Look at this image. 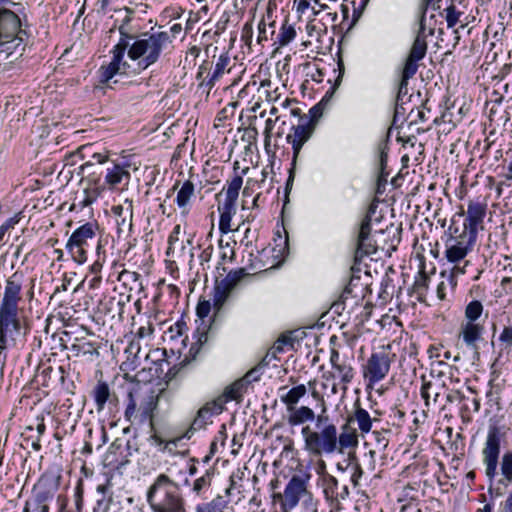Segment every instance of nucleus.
I'll return each mask as SVG.
<instances>
[{
    "mask_svg": "<svg viewBox=\"0 0 512 512\" xmlns=\"http://www.w3.org/2000/svg\"><path fill=\"white\" fill-rule=\"evenodd\" d=\"M118 31V42H127V56L137 61L138 67L143 70L157 63L173 42V37L167 31L140 33L138 28L131 25L130 18L124 19Z\"/></svg>",
    "mask_w": 512,
    "mask_h": 512,
    "instance_id": "1",
    "label": "nucleus"
},
{
    "mask_svg": "<svg viewBox=\"0 0 512 512\" xmlns=\"http://www.w3.org/2000/svg\"><path fill=\"white\" fill-rule=\"evenodd\" d=\"M24 274L14 272L5 282L0 301V362L6 361V349L16 345L21 332L19 303L22 301Z\"/></svg>",
    "mask_w": 512,
    "mask_h": 512,
    "instance_id": "2",
    "label": "nucleus"
},
{
    "mask_svg": "<svg viewBox=\"0 0 512 512\" xmlns=\"http://www.w3.org/2000/svg\"><path fill=\"white\" fill-rule=\"evenodd\" d=\"M303 449L310 458H321L336 453V425L327 415L319 414L314 426L301 429Z\"/></svg>",
    "mask_w": 512,
    "mask_h": 512,
    "instance_id": "3",
    "label": "nucleus"
},
{
    "mask_svg": "<svg viewBox=\"0 0 512 512\" xmlns=\"http://www.w3.org/2000/svg\"><path fill=\"white\" fill-rule=\"evenodd\" d=\"M153 512H187L180 485L166 474H159L146 493Z\"/></svg>",
    "mask_w": 512,
    "mask_h": 512,
    "instance_id": "4",
    "label": "nucleus"
},
{
    "mask_svg": "<svg viewBox=\"0 0 512 512\" xmlns=\"http://www.w3.org/2000/svg\"><path fill=\"white\" fill-rule=\"evenodd\" d=\"M308 476L293 475L287 483L283 494H274V499L281 501L283 512H290L301 501L305 512H317L311 493L307 489Z\"/></svg>",
    "mask_w": 512,
    "mask_h": 512,
    "instance_id": "5",
    "label": "nucleus"
},
{
    "mask_svg": "<svg viewBox=\"0 0 512 512\" xmlns=\"http://www.w3.org/2000/svg\"><path fill=\"white\" fill-rule=\"evenodd\" d=\"M158 405V395L148 386L136 385L128 393V404L124 416L127 421H132L138 409L142 421L152 422L153 412Z\"/></svg>",
    "mask_w": 512,
    "mask_h": 512,
    "instance_id": "6",
    "label": "nucleus"
},
{
    "mask_svg": "<svg viewBox=\"0 0 512 512\" xmlns=\"http://www.w3.org/2000/svg\"><path fill=\"white\" fill-rule=\"evenodd\" d=\"M98 226L87 222L73 231L66 243V250L74 262L84 264L88 258L89 242L96 236Z\"/></svg>",
    "mask_w": 512,
    "mask_h": 512,
    "instance_id": "7",
    "label": "nucleus"
},
{
    "mask_svg": "<svg viewBox=\"0 0 512 512\" xmlns=\"http://www.w3.org/2000/svg\"><path fill=\"white\" fill-rule=\"evenodd\" d=\"M58 484L53 479L41 478L34 486L32 496L26 500L23 512H49V501L53 498Z\"/></svg>",
    "mask_w": 512,
    "mask_h": 512,
    "instance_id": "8",
    "label": "nucleus"
},
{
    "mask_svg": "<svg viewBox=\"0 0 512 512\" xmlns=\"http://www.w3.org/2000/svg\"><path fill=\"white\" fill-rule=\"evenodd\" d=\"M394 356L385 349L370 355L363 367V376L369 386L382 381L388 375Z\"/></svg>",
    "mask_w": 512,
    "mask_h": 512,
    "instance_id": "9",
    "label": "nucleus"
},
{
    "mask_svg": "<svg viewBox=\"0 0 512 512\" xmlns=\"http://www.w3.org/2000/svg\"><path fill=\"white\" fill-rule=\"evenodd\" d=\"M475 239L462 233L458 237H450L445 245V257L450 262L455 264L452 269V274H463L464 268L458 266L462 260L465 259L468 252L472 250Z\"/></svg>",
    "mask_w": 512,
    "mask_h": 512,
    "instance_id": "10",
    "label": "nucleus"
},
{
    "mask_svg": "<svg viewBox=\"0 0 512 512\" xmlns=\"http://www.w3.org/2000/svg\"><path fill=\"white\" fill-rule=\"evenodd\" d=\"M427 52V42L421 36H416L409 55L402 69L401 80L399 83V94L407 90L408 80L412 78L418 70V61L422 60Z\"/></svg>",
    "mask_w": 512,
    "mask_h": 512,
    "instance_id": "11",
    "label": "nucleus"
},
{
    "mask_svg": "<svg viewBox=\"0 0 512 512\" xmlns=\"http://www.w3.org/2000/svg\"><path fill=\"white\" fill-rule=\"evenodd\" d=\"M248 273L244 268L230 271L225 278L218 282L213 291V308L216 311H220L223 305L230 297L231 292L237 286V284L245 277Z\"/></svg>",
    "mask_w": 512,
    "mask_h": 512,
    "instance_id": "12",
    "label": "nucleus"
},
{
    "mask_svg": "<svg viewBox=\"0 0 512 512\" xmlns=\"http://www.w3.org/2000/svg\"><path fill=\"white\" fill-rule=\"evenodd\" d=\"M353 363V357L341 356L337 350H331L330 364L332 366L333 372L330 376L332 378L339 379V384H341V390L343 393H346L348 385L353 381L355 377V369Z\"/></svg>",
    "mask_w": 512,
    "mask_h": 512,
    "instance_id": "13",
    "label": "nucleus"
},
{
    "mask_svg": "<svg viewBox=\"0 0 512 512\" xmlns=\"http://www.w3.org/2000/svg\"><path fill=\"white\" fill-rule=\"evenodd\" d=\"M500 433L496 427L488 431L485 446L482 451L483 463L485 464V474L489 479H493L497 474V466L500 455Z\"/></svg>",
    "mask_w": 512,
    "mask_h": 512,
    "instance_id": "14",
    "label": "nucleus"
},
{
    "mask_svg": "<svg viewBox=\"0 0 512 512\" xmlns=\"http://www.w3.org/2000/svg\"><path fill=\"white\" fill-rule=\"evenodd\" d=\"M127 42H118L112 49V60L107 66L98 70L99 82L107 84L116 74H125L129 64L123 60Z\"/></svg>",
    "mask_w": 512,
    "mask_h": 512,
    "instance_id": "15",
    "label": "nucleus"
},
{
    "mask_svg": "<svg viewBox=\"0 0 512 512\" xmlns=\"http://www.w3.org/2000/svg\"><path fill=\"white\" fill-rule=\"evenodd\" d=\"M487 204L479 200H470L467 205L466 216L464 220L463 232L467 236L476 240L479 230L484 228V218L486 216Z\"/></svg>",
    "mask_w": 512,
    "mask_h": 512,
    "instance_id": "16",
    "label": "nucleus"
},
{
    "mask_svg": "<svg viewBox=\"0 0 512 512\" xmlns=\"http://www.w3.org/2000/svg\"><path fill=\"white\" fill-rule=\"evenodd\" d=\"M130 179L129 165H121L112 162L111 165L106 168L103 186L98 187V189L101 191L106 188L109 190H123L129 185Z\"/></svg>",
    "mask_w": 512,
    "mask_h": 512,
    "instance_id": "17",
    "label": "nucleus"
},
{
    "mask_svg": "<svg viewBox=\"0 0 512 512\" xmlns=\"http://www.w3.org/2000/svg\"><path fill=\"white\" fill-rule=\"evenodd\" d=\"M377 245L371 236L370 216L366 215L359 227L354 258L360 262L363 257L376 253Z\"/></svg>",
    "mask_w": 512,
    "mask_h": 512,
    "instance_id": "18",
    "label": "nucleus"
},
{
    "mask_svg": "<svg viewBox=\"0 0 512 512\" xmlns=\"http://www.w3.org/2000/svg\"><path fill=\"white\" fill-rule=\"evenodd\" d=\"M29 33L27 30H23L17 36H13L6 40H1L0 53L3 59H10L9 63L18 61L24 55L27 46V39Z\"/></svg>",
    "mask_w": 512,
    "mask_h": 512,
    "instance_id": "19",
    "label": "nucleus"
},
{
    "mask_svg": "<svg viewBox=\"0 0 512 512\" xmlns=\"http://www.w3.org/2000/svg\"><path fill=\"white\" fill-rule=\"evenodd\" d=\"M345 421L351 426L357 425L355 428L363 438L372 431L373 422L377 421V419L372 418L369 412L361 406L359 400H356L353 404V409L347 414Z\"/></svg>",
    "mask_w": 512,
    "mask_h": 512,
    "instance_id": "20",
    "label": "nucleus"
},
{
    "mask_svg": "<svg viewBox=\"0 0 512 512\" xmlns=\"http://www.w3.org/2000/svg\"><path fill=\"white\" fill-rule=\"evenodd\" d=\"M359 437L357 429L346 421L341 425L340 431L336 427V453L355 452L359 445Z\"/></svg>",
    "mask_w": 512,
    "mask_h": 512,
    "instance_id": "21",
    "label": "nucleus"
},
{
    "mask_svg": "<svg viewBox=\"0 0 512 512\" xmlns=\"http://www.w3.org/2000/svg\"><path fill=\"white\" fill-rule=\"evenodd\" d=\"M254 372V370L249 371L243 378L226 387L223 394L216 398L223 408L229 401H241L243 394L247 391L248 385L252 380H256V378H253Z\"/></svg>",
    "mask_w": 512,
    "mask_h": 512,
    "instance_id": "22",
    "label": "nucleus"
},
{
    "mask_svg": "<svg viewBox=\"0 0 512 512\" xmlns=\"http://www.w3.org/2000/svg\"><path fill=\"white\" fill-rule=\"evenodd\" d=\"M300 124L293 127V133L287 135V141L292 145L294 158H296L303 144L310 138L312 133L311 120L301 118Z\"/></svg>",
    "mask_w": 512,
    "mask_h": 512,
    "instance_id": "23",
    "label": "nucleus"
},
{
    "mask_svg": "<svg viewBox=\"0 0 512 512\" xmlns=\"http://www.w3.org/2000/svg\"><path fill=\"white\" fill-rule=\"evenodd\" d=\"M223 410L224 408L216 399L211 402H207L198 410L187 434L190 431L194 432L204 428L209 423L212 416L222 413Z\"/></svg>",
    "mask_w": 512,
    "mask_h": 512,
    "instance_id": "24",
    "label": "nucleus"
},
{
    "mask_svg": "<svg viewBox=\"0 0 512 512\" xmlns=\"http://www.w3.org/2000/svg\"><path fill=\"white\" fill-rule=\"evenodd\" d=\"M195 198V186L190 180H186L177 192L175 202L181 215L186 217L191 210L192 201Z\"/></svg>",
    "mask_w": 512,
    "mask_h": 512,
    "instance_id": "25",
    "label": "nucleus"
},
{
    "mask_svg": "<svg viewBox=\"0 0 512 512\" xmlns=\"http://www.w3.org/2000/svg\"><path fill=\"white\" fill-rule=\"evenodd\" d=\"M69 350L74 357H82L88 361H93L99 356V346L84 339H76Z\"/></svg>",
    "mask_w": 512,
    "mask_h": 512,
    "instance_id": "26",
    "label": "nucleus"
},
{
    "mask_svg": "<svg viewBox=\"0 0 512 512\" xmlns=\"http://www.w3.org/2000/svg\"><path fill=\"white\" fill-rule=\"evenodd\" d=\"M484 326L477 322L465 321L460 326V335L465 344L471 348H476V343L482 338Z\"/></svg>",
    "mask_w": 512,
    "mask_h": 512,
    "instance_id": "27",
    "label": "nucleus"
},
{
    "mask_svg": "<svg viewBox=\"0 0 512 512\" xmlns=\"http://www.w3.org/2000/svg\"><path fill=\"white\" fill-rule=\"evenodd\" d=\"M287 421L291 426H298L309 421H316L315 412L308 406L292 407L287 409Z\"/></svg>",
    "mask_w": 512,
    "mask_h": 512,
    "instance_id": "28",
    "label": "nucleus"
},
{
    "mask_svg": "<svg viewBox=\"0 0 512 512\" xmlns=\"http://www.w3.org/2000/svg\"><path fill=\"white\" fill-rule=\"evenodd\" d=\"M140 351L141 345L139 340L133 339L124 351L126 354V360L121 364V369L123 371H134L140 365Z\"/></svg>",
    "mask_w": 512,
    "mask_h": 512,
    "instance_id": "29",
    "label": "nucleus"
},
{
    "mask_svg": "<svg viewBox=\"0 0 512 512\" xmlns=\"http://www.w3.org/2000/svg\"><path fill=\"white\" fill-rule=\"evenodd\" d=\"M91 395L94 399L96 410L101 412L111 397L109 385L105 381L99 380L92 389Z\"/></svg>",
    "mask_w": 512,
    "mask_h": 512,
    "instance_id": "30",
    "label": "nucleus"
},
{
    "mask_svg": "<svg viewBox=\"0 0 512 512\" xmlns=\"http://www.w3.org/2000/svg\"><path fill=\"white\" fill-rule=\"evenodd\" d=\"M218 211L220 213L219 230L227 234L231 231V220L236 213V204L223 202L218 205Z\"/></svg>",
    "mask_w": 512,
    "mask_h": 512,
    "instance_id": "31",
    "label": "nucleus"
},
{
    "mask_svg": "<svg viewBox=\"0 0 512 512\" xmlns=\"http://www.w3.org/2000/svg\"><path fill=\"white\" fill-rule=\"evenodd\" d=\"M231 59L227 53L221 54L215 64L209 79V84L214 85L225 73L230 72Z\"/></svg>",
    "mask_w": 512,
    "mask_h": 512,
    "instance_id": "32",
    "label": "nucleus"
},
{
    "mask_svg": "<svg viewBox=\"0 0 512 512\" xmlns=\"http://www.w3.org/2000/svg\"><path fill=\"white\" fill-rule=\"evenodd\" d=\"M307 393L304 384H300L291 388L285 395H281V401L286 405L287 409L296 406L299 400Z\"/></svg>",
    "mask_w": 512,
    "mask_h": 512,
    "instance_id": "33",
    "label": "nucleus"
},
{
    "mask_svg": "<svg viewBox=\"0 0 512 512\" xmlns=\"http://www.w3.org/2000/svg\"><path fill=\"white\" fill-rule=\"evenodd\" d=\"M242 184L243 178L239 175H235L230 181H228L227 188L225 190V199L223 202L236 204Z\"/></svg>",
    "mask_w": 512,
    "mask_h": 512,
    "instance_id": "34",
    "label": "nucleus"
},
{
    "mask_svg": "<svg viewBox=\"0 0 512 512\" xmlns=\"http://www.w3.org/2000/svg\"><path fill=\"white\" fill-rule=\"evenodd\" d=\"M322 487L325 498L329 501H337V491L339 489L338 480L330 474L322 477Z\"/></svg>",
    "mask_w": 512,
    "mask_h": 512,
    "instance_id": "35",
    "label": "nucleus"
},
{
    "mask_svg": "<svg viewBox=\"0 0 512 512\" xmlns=\"http://www.w3.org/2000/svg\"><path fill=\"white\" fill-rule=\"evenodd\" d=\"M483 313V305L478 300L469 302L465 308V319L469 322H476Z\"/></svg>",
    "mask_w": 512,
    "mask_h": 512,
    "instance_id": "36",
    "label": "nucleus"
},
{
    "mask_svg": "<svg viewBox=\"0 0 512 512\" xmlns=\"http://www.w3.org/2000/svg\"><path fill=\"white\" fill-rule=\"evenodd\" d=\"M132 217H133V207H132V202H129L128 207H126L125 214L122 217L116 218V223H117L119 232L131 231Z\"/></svg>",
    "mask_w": 512,
    "mask_h": 512,
    "instance_id": "37",
    "label": "nucleus"
},
{
    "mask_svg": "<svg viewBox=\"0 0 512 512\" xmlns=\"http://www.w3.org/2000/svg\"><path fill=\"white\" fill-rule=\"evenodd\" d=\"M499 464L501 476L507 480H512V451L505 452Z\"/></svg>",
    "mask_w": 512,
    "mask_h": 512,
    "instance_id": "38",
    "label": "nucleus"
},
{
    "mask_svg": "<svg viewBox=\"0 0 512 512\" xmlns=\"http://www.w3.org/2000/svg\"><path fill=\"white\" fill-rule=\"evenodd\" d=\"M296 36V31L292 25L283 24L277 36L280 46H286Z\"/></svg>",
    "mask_w": 512,
    "mask_h": 512,
    "instance_id": "39",
    "label": "nucleus"
},
{
    "mask_svg": "<svg viewBox=\"0 0 512 512\" xmlns=\"http://www.w3.org/2000/svg\"><path fill=\"white\" fill-rule=\"evenodd\" d=\"M350 471H351L350 481L354 487H358L359 481L362 478L364 471H363L362 466L358 460L356 452H354V459L351 462Z\"/></svg>",
    "mask_w": 512,
    "mask_h": 512,
    "instance_id": "40",
    "label": "nucleus"
},
{
    "mask_svg": "<svg viewBox=\"0 0 512 512\" xmlns=\"http://www.w3.org/2000/svg\"><path fill=\"white\" fill-rule=\"evenodd\" d=\"M444 11L446 12V21L449 28L455 26L456 23L460 21V16L463 14V12L458 11L453 4L444 8Z\"/></svg>",
    "mask_w": 512,
    "mask_h": 512,
    "instance_id": "41",
    "label": "nucleus"
},
{
    "mask_svg": "<svg viewBox=\"0 0 512 512\" xmlns=\"http://www.w3.org/2000/svg\"><path fill=\"white\" fill-rule=\"evenodd\" d=\"M432 389H433V385L430 382H424L421 387V396L424 399L426 406L430 405L431 398L433 399L434 403H436L438 401L439 393L438 392L432 393V391H431Z\"/></svg>",
    "mask_w": 512,
    "mask_h": 512,
    "instance_id": "42",
    "label": "nucleus"
},
{
    "mask_svg": "<svg viewBox=\"0 0 512 512\" xmlns=\"http://www.w3.org/2000/svg\"><path fill=\"white\" fill-rule=\"evenodd\" d=\"M211 484V476L207 472L205 475L197 478L192 487V491L197 495H200L204 490H206Z\"/></svg>",
    "mask_w": 512,
    "mask_h": 512,
    "instance_id": "43",
    "label": "nucleus"
},
{
    "mask_svg": "<svg viewBox=\"0 0 512 512\" xmlns=\"http://www.w3.org/2000/svg\"><path fill=\"white\" fill-rule=\"evenodd\" d=\"M288 344H290L288 338H279L268 350L266 357L276 358L279 353L284 352V347Z\"/></svg>",
    "mask_w": 512,
    "mask_h": 512,
    "instance_id": "44",
    "label": "nucleus"
},
{
    "mask_svg": "<svg viewBox=\"0 0 512 512\" xmlns=\"http://www.w3.org/2000/svg\"><path fill=\"white\" fill-rule=\"evenodd\" d=\"M180 232H181V226L179 224L175 225L173 230H172V232L170 233V235L168 237V248H167V251H166V255L167 256H170V255L173 254V252H174V244L176 242H178Z\"/></svg>",
    "mask_w": 512,
    "mask_h": 512,
    "instance_id": "45",
    "label": "nucleus"
},
{
    "mask_svg": "<svg viewBox=\"0 0 512 512\" xmlns=\"http://www.w3.org/2000/svg\"><path fill=\"white\" fill-rule=\"evenodd\" d=\"M499 341L505 348L512 347V323L503 328Z\"/></svg>",
    "mask_w": 512,
    "mask_h": 512,
    "instance_id": "46",
    "label": "nucleus"
},
{
    "mask_svg": "<svg viewBox=\"0 0 512 512\" xmlns=\"http://www.w3.org/2000/svg\"><path fill=\"white\" fill-rule=\"evenodd\" d=\"M213 307V302L210 300H201L199 301L196 307V313L199 318H205L209 315L211 308Z\"/></svg>",
    "mask_w": 512,
    "mask_h": 512,
    "instance_id": "47",
    "label": "nucleus"
},
{
    "mask_svg": "<svg viewBox=\"0 0 512 512\" xmlns=\"http://www.w3.org/2000/svg\"><path fill=\"white\" fill-rule=\"evenodd\" d=\"M227 439L226 426L222 425L217 435L215 436L213 442L211 443V450L214 451L218 445L224 446L225 441Z\"/></svg>",
    "mask_w": 512,
    "mask_h": 512,
    "instance_id": "48",
    "label": "nucleus"
},
{
    "mask_svg": "<svg viewBox=\"0 0 512 512\" xmlns=\"http://www.w3.org/2000/svg\"><path fill=\"white\" fill-rule=\"evenodd\" d=\"M211 507H213L216 512H224V510L228 506V501L223 497L218 495L212 501L208 502Z\"/></svg>",
    "mask_w": 512,
    "mask_h": 512,
    "instance_id": "49",
    "label": "nucleus"
},
{
    "mask_svg": "<svg viewBox=\"0 0 512 512\" xmlns=\"http://www.w3.org/2000/svg\"><path fill=\"white\" fill-rule=\"evenodd\" d=\"M36 430H37V438L36 440H34L32 442V448L35 450V451H39L41 449V444H40V437L45 433L46 431V425L45 423L43 422V420L41 422H39L37 424V427H36Z\"/></svg>",
    "mask_w": 512,
    "mask_h": 512,
    "instance_id": "50",
    "label": "nucleus"
},
{
    "mask_svg": "<svg viewBox=\"0 0 512 512\" xmlns=\"http://www.w3.org/2000/svg\"><path fill=\"white\" fill-rule=\"evenodd\" d=\"M213 254V246L209 245L208 247L204 248L202 252L199 255L200 264L203 267V270H205V264L209 263Z\"/></svg>",
    "mask_w": 512,
    "mask_h": 512,
    "instance_id": "51",
    "label": "nucleus"
},
{
    "mask_svg": "<svg viewBox=\"0 0 512 512\" xmlns=\"http://www.w3.org/2000/svg\"><path fill=\"white\" fill-rule=\"evenodd\" d=\"M354 459V452L349 451L347 453V458L343 460L342 462H338L336 465V468L340 472H346L347 470H350L351 462Z\"/></svg>",
    "mask_w": 512,
    "mask_h": 512,
    "instance_id": "52",
    "label": "nucleus"
},
{
    "mask_svg": "<svg viewBox=\"0 0 512 512\" xmlns=\"http://www.w3.org/2000/svg\"><path fill=\"white\" fill-rule=\"evenodd\" d=\"M253 36V27L251 23H245L242 32H241V39L246 43L250 44L252 41Z\"/></svg>",
    "mask_w": 512,
    "mask_h": 512,
    "instance_id": "53",
    "label": "nucleus"
},
{
    "mask_svg": "<svg viewBox=\"0 0 512 512\" xmlns=\"http://www.w3.org/2000/svg\"><path fill=\"white\" fill-rule=\"evenodd\" d=\"M74 498L76 511L81 512L83 507V489L80 485L75 488Z\"/></svg>",
    "mask_w": 512,
    "mask_h": 512,
    "instance_id": "54",
    "label": "nucleus"
},
{
    "mask_svg": "<svg viewBox=\"0 0 512 512\" xmlns=\"http://www.w3.org/2000/svg\"><path fill=\"white\" fill-rule=\"evenodd\" d=\"M154 332V327L152 324H148L147 326H141L140 328H138L137 332H136V336L141 339V338H145V337H148L150 335H152Z\"/></svg>",
    "mask_w": 512,
    "mask_h": 512,
    "instance_id": "55",
    "label": "nucleus"
},
{
    "mask_svg": "<svg viewBox=\"0 0 512 512\" xmlns=\"http://www.w3.org/2000/svg\"><path fill=\"white\" fill-rule=\"evenodd\" d=\"M267 30H266V23L264 21H261L258 24V36H257V42L259 44H262L263 41H267Z\"/></svg>",
    "mask_w": 512,
    "mask_h": 512,
    "instance_id": "56",
    "label": "nucleus"
},
{
    "mask_svg": "<svg viewBox=\"0 0 512 512\" xmlns=\"http://www.w3.org/2000/svg\"><path fill=\"white\" fill-rule=\"evenodd\" d=\"M373 437L375 442L381 446L383 449L388 445V439L384 436V434L380 431H373Z\"/></svg>",
    "mask_w": 512,
    "mask_h": 512,
    "instance_id": "57",
    "label": "nucleus"
},
{
    "mask_svg": "<svg viewBox=\"0 0 512 512\" xmlns=\"http://www.w3.org/2000/svg\"><path fill=\"white\" fill-rule=\"evenodd\" d=\"M19 221H20V216H19V214H16L13 217H10L9 219H7L1 225V227H3L7 232L9 229H12Z\"/></svg>",
    "mask_w": 512,
    "mask_h": 512,
    "instance_id": "58",
    "label": "nucleus"
},
{
    "mask_svg": "<svg viewBox=\"0 0 512 512\" xmlns=\"http://www.w3.org/2000/svg\"><path fill=\"white\" fill-rule=\"evenodd\" d=\"M426 10H424L423 15L420 20V27L417 33V36H421L426 40L427 33H426Z\"/></svg>",
    "mask_w": 512,
    "mask_h": 512,
    "instance_id": "59",
    "label": "nucleus"
},
{
    "mask_svg": "<svg viewBox=\"0 0 512 512\" xmlns=\"http://www.w3.org/2000/svg\"><path fill=\"white\" fill-rule=\"evenodd\" d=\"M102 267H103V262L100 260V258H98L91 266H90V272L93 274V275H96V276H101L100 273H101V270H102Z\"/></svg>",
    "mask_w": 512,
    "mask_h": 512,
    "instance_id": "60",
    "label": "nucleus"
},
{
    "mask_svg": "<svg viewBox=\"0 0 512 512\" xmlns=\"http://www.w3.org/2000/svg\"><path fill=\"white\" fill-rule=\"evenodd\" d=\"M57 504L59 507V512H70L67 510L68 500L65 496L59 495L57 498Z\"/></svg>",
    "mask_w": 512,
    "mask_h": 512,
    "instance_id": "61",
    "label": "nucleus"
},
{
    "mask_svg": "<svg viewBox=\"0 0 512 512\" xmlns=\"http://www.w3.org/2000/svg\"><path fill=\"white\" fill-rule=\"evenodd\" d=\"M151 440L155 446L160 448V450H165L167 444L164 445V440L160 436L154 434L151 436Z\"/></svg>",
    "mask_w": 512,
    "mask_h": 512,
    "instance_id": "62",
    "label": "nucleus"
},
{
    "mask_svg": "<svg viewBox=\"0 0 512 512\" xmlns=\"http://www.w3.org/2000/svg\"><path fill=\"white\" fill-rule=\"evenodd\" d=\"M317 459V465H316V471L318 474L322 475V477L327 474L326 473V463L325 461L321 458H316Z\"/></svg>",
    "mask_w": 512,
    "mask_h": 512,
    "instance_id": "63",
    "label": "nucleus"
},
{
    "mask_svg": "<svg viewBox=\"0 0 512 512\" xmlns=\"http://www.w3.org/2000/svg\"><path fill=\"white\" fill-rule=\"evenodd\" d=\"M208 338H209L208 332L206 330H203L202 332L198 333V338H197L196 343L201 347L208 342Z\"/></svg>",
    "mask_w": 512,
    "mask_h": 512,
    "instance_id": "64",
    "label": "nucleus"
}]
</instances>
